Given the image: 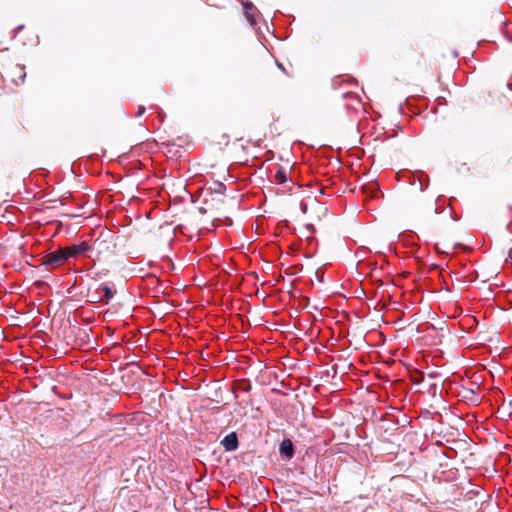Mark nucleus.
I'll return each mask as SVG.
<instances>
[{
  "label": "nucleus",
  "mask_w": 512,
  "mask_h": 512,
  "mask_svg": "<svg viewBox=\"0 0 512 512\" xmlns=\"http://www.w3.org/2000/svg\"><path fill=\"white\" fill-rule=\"evenodd\" d=\"M83 250L84 249L81 245H73L70 247L61 248L47 255L44 258V264L54 267L60 266L64 262L75 258L77 255L83 252Z\"/></svg>",
  "instance_id": "1"
},
{
  "label": "nucleus",
  "mask_w": 512,
  "mask_h": 512,
  "mask_svg": "<svg viewBox=\"0 0 512 512\" xmlns=\"http://www.w3.org/2000/svg\"><path fill=\"white\" fill-rule=\"evenodd\" d=\"M222 444L227 451H233L238 447V438L235 432L227 435L223 440Z\"/></svg>",
  "instance_id": "2"
},
{
  "label": "nucleus",
  "mask_w": 512,
  "mask_h": 512,
  "mask_svg": "<svg viewBox=\"0 0 512 512\" xmlns=\"http://www.w3.org/2000/svg\"><path fill=\"white\" fill-rule=\"evenodd\" d=\"M280 452L287 458H291L293 456V444L289 439H285L282 441L280 445Z\"/></svg>",
  "instance_id": "3"
},
{
  "label": "nucleus",
  "mask_w": 512,
  "mask_h": 512,
  "mask_svg": "<svg viewBox=\"0 0 512 512\" xmlns=\"http://www.w3.org/2000/svg\"><path fill=\"white\" fill-rule=\"evenodd\" d=\"M276 178L279 182L284 183L286 181V174L283 170H279L276 173Z\"/></svg>",
  "instance_id": "4"
}]
</instances>
